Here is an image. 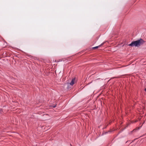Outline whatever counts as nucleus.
Listing matches in <instances>:
<instances>
[{
    "label": "nucleus",
    "mask_w": 146,
    "mask_h": 146,
    "mask_svg": "<svg viewBox=\"0 0 146 146\" xmlns=\"http://www.w3.org/2000/svg\"><path fill=\"white\" fill-rule=\"evenodd\" d=\"M145 42L142 39L140 38L137 40L132 41L131 43L128 44V42H125L121 44L122 46H140L145 44Z\"/></svg>",
    "instance_id": "nucleus-1"
},
{
    "label": "nucleus",
    "mask_w": 146,
    "mask_h": 146,
    "mask_svg": "<svg viewBox=\"0 0 146 146\" xmlns=\"http://www.w3.org/2000/svg\"><path fill=\"white\" fill-rule=\"evenodd\" d=\"M75 82V78H74L72 79L71 82L70 83V85H73Z\"/></svg>",
    "instance_id": "nucleus-2"
},
{
    "label": "nucleus",
    "mask_w": 146,
    "mask_h": 146,
    "mask_svg": "<svg viewBox=\"0 0 146 146\" xmlns=\"http://www.w3.org/2000/svg\"><path fill=\"white\" fill-rule=\"evenodd\" d=\"M98 48V46H96L95 47H93L92 48L93 49H96Z\"/></svg>",
    "instance_id": "nucleus-3"
},
{
    "label": "nucleus",
    "mask_w": 146,
    "mask_h": 146,
    "mask_svg": "<svg viewBox=\"0 0 146 146\" xmlns=\"http://www.w3.org/2000/svg\"><path fill=\"white\" fill-rule=\"evenodd\" d=\"M106 43V42L103 43H102L101 45H100L99 46H102V45L104 44V43Z\"/></svg>",
    "instance_id": "nucleus-4"
},
{
    "label": "nucleus",
    "mask_w": 146,
    "mask_h": 146,
    "mask_svg": "<svg viewBox=\"0 0 146 146\" xmlns=\"http://www.w3.org/2000/svg\"><path fill=\"white\" fill-rule=\"evenodd\" d=\"M2 111V110H0V112H1Z\"/></svg>",
    "instance_id": "nucleus-5"
},
{
    "label": "nucleus",
    "mask_w": 146,
    "mask_h": 146,
    "mask_svg": "<svg viewBox=\"0 0 146 146\" xmlns=\"http://www.w3.org/2000/svg\"><path fill=\"white\" fill-rule=\"evenodd\" d=\"M56 105H55V106H53V107H56Z\"/></svg>",
    "instance_id": "nucleus-6"
},
{
    "label": "nucleus",
    "mask_w": 146,
    "mask_h": 146,
    "mask_svg": "<svg viewBox=\"0 0 146 146\" xmlns=\"http://www.w3.org/2000/svg\"><path fill=\"white\" fill-rule=\"evenodd\" d=\"M145 90L146 91V89H145Z\"/></svg>",
    "instance_id": "nucleus-7"
},
{
    "label": "nucleus",
    "mask_w": 146,
    "mask_h": 146,
    "mask_svg": "<svg viewBox=\"0 0 146 146\" xmlns=\"http://www.w3.org/2000/svg\"><path fill=\"white\" fill-rule=\"evenodd\" d=\"M106 45H107V44H106Z\"/></svg>",
    "instance_id": "nucleus-8"
}]
</instances>
